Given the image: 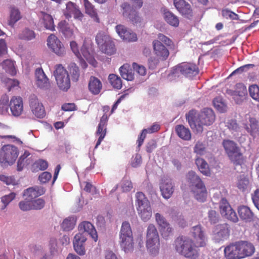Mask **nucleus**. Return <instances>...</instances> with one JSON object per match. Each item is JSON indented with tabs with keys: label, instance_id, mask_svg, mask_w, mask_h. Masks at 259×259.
<instances>
[{
	"label": "nucleus",
	"instance_id": "obj_13",
	"mask_svg": "<svg viewBox=\"0 0 259 259\" xmlns=\"http://www.w3.org/2000/svg\"><path fill=\"white\" fill-rule=\"evenodd\" d=\"M220 211L222 215L226 219L233 223L238 221L236 212L233 209L227 200L223 198L220 203Z\"/></svg>",
	"mask_w": 259,
	"mask_h": 259
},
{
	"label": "nucleus",
	"instance_id": "obj_29",
	"mask_svg": "<svg viewBox=\"0 0 259 259\" xmlns=\"http://www.w3.org/2000/svg\"><path fill=\"white\" fill-rule=\"evenodd\" d=\"M237 210L238 214L242 221L245 222H250L253 220L254 214L249 207L241 205L238 207Z\"/></svg>",
	"mask_w": 259,
	"mask_h": 259
},
{
	"label": "nucleus",
	"instance_id": "obj_55",
	"mask_svg": "<svg viewBox=\"0 0 259 259\" xmlns=\"http://www.w3.org/2000/svg\"><path fill=\"white\" fill-rule=\"evenodd\" d=\"M8 54V47L5 39H0V60L6 58Z\"/></svg>",
	"mask_w": 259,
	"mask_h": 259
},
{
	"label": "nucleus",
	"instance_id": "obj_22",
	"mask_svg": "<svg viewBox=\"0 0 259 259\" xmlns=\"http://www.w3.org/2000/svg\"><path fill=\"white\" fill-rule=\"evenodd\" d=\"M174 185L170 179H165L162 180L160 185V189L161 195L165 199L169 198L174 191Z\"/></svg>",
	"mask_w": 259,
	"mask_h": 259
},
{
	"label": "nucleus",
	"instance_id": "obj_30",
	"mask_svg": "<svg viewBox=\"0 0 259 259\" xmlns=\"http://www.w3.org/2000/svg\"><path fill=\"white\" fill-rule=\"evenodd\" d=\"M102 88V84L99 79L91 76L89 82V89L94 95L100 93Z\"/></svg>",
	"mask_w": 259,
	"mask_h": 259
},
{
	"label": "nucleus",
	"instance_id": "obj_14",
	"mask_svg": "<svg viewBox=\"0 0 259 259\" xmlns=\"http://www.w3.org/2000/svg\"><path fill=\"white\" fill-rule=\"evenodd\" d=\"M47 45L52 52L59 56L65 54V47L59 38L54 34H51L47 39Z\"/></svg>",
	"mask_w": 259,
	"mask_h": 259
},
{
	"label": "nucleus",
	"instance_id": "obj_2",
	"mask_svg": "<svg viewBox=\"0 0 259 259\" xmlns=\"http://www.w3.org/2000/svg\"><path fill=\"white\" fill-rule=\"evenodd\" d=\"M190 113L189 112V115L186 116L187 120L191 128L197 133H202L203 125H210L215 120L214 112L210 108H204L196 117H193Z\"/></svg>",
	"mask_w": 259,
	"mask_h": 259
},
{
	"label": "nucleus",
	"instance_id": "obj_59",
	"mask_svg": "<svg viewBox=\"0 0 259 259\" xmlns=\"http://www.w3.org/2000/svg\"><path fill=\"white\" fill-rule=\"evenodd\" d=\"M31 203V200L29 199L26 201H21L19 203V207L22 211H29L32 209Z\"/></svg>",
	"mask_w": 259,
	"mask_h": 259
},
{
	"label": "nucleus",
	"instance_id": "obj_37",
	"mask_svg": "<svg viewBox=\"0 0 259 259\" xmlns=\"http://www.w3.org/2000/svg\"><path fill=\"white\" fill-rule=\"evenodd\" d=\"M137 210L141 219L145 222L148 221L152 216V211L151 205L139 208Z\"/></svg>",
	"mask_w": 259,
	"mask_h": 259
},
{
	"label": "nucleus",
	"instance_id": "obj_56",
	"mask_svg": "<svg viewBox=\"0 0 259 259\" xmlns=\"http://www.w3.org/2000/svg\"><path fill=\"white\" fill-rule=\"evenodd\" d=\"M32 209L39 210L42 208L45 204V201L41 198L31 200Z\"/></svg>",
	"mask_w": 259,
	"mask_h": 259
},
{
	"label": "nucleus",
	"instance_id": "obj_45",
	"mask_svg": "<svg viewBox=\"0 0 259 259\" xmlns=\"http://www.w3.org/2000/svg\"><path fill=\"white\" fill-rule=\"evenodd\" d=\"M30 155V153L28 151H25L23 154L20 157L17 162V170L18 171H21L23 167L29 163L27 157Z\"/></svg>",
	"mask_w": 259,
	"mask_h": 259
},
{
	"label": "nucleus",
	"instance_id": "obj_47",
	"mask_svg": "<svg viewBox=\"0 0 259 259\" xmlns=\"http://www.w3.org/2000/svg\"><path fill=\"white\" fill-rule=\"evenodd\" d=\"M250 96L255 101L259 102V86L257 84H251L248 89Z\"/></svg>",
	"mask_w": 259,
	"mask_h": 259
},
{
	"label": "nucleus",
	"instance_id": "obj_63",
	"mask_svg": "<svg viewBox=\"0 0 259 259\" xmlns=\"http://www.w3.org/2000/svg\"><path fill=\"white\" fill-rule=\"evenodd\" d=\"M133 67L134 70L136 71L139 75L143 76L146 74V70L144 66L139 65L136 63H133Z\"/></svg>",
	"mask_w": 259,
	"mask_h": 259
},
{
	"label": "nucleus",
	"instance_id": "obj_62",
	"mask_svg": "<svg viewBox=\"0 0 259 259\" xmlns=\"http://www.w3.org/2000/svg\"><path fill=\"white\" fill-rule=\"evenodd\" d=\"M0 181L6 183L7 185H14L16 180L14 176H7L5 175H0Z\"/></svg>",
	"mask_w": 259,
	"mask_h": 259
},
{
	"label": "nucleus",
	"instance_id": "obj_46",
	"mask_svg": "<svg viewBox=\"0 0 259 259\" xmlns=\"http://www.w3.org/2000/svg\"><path fill=\"white\" fill-rule=\"evenodd\" d=\"M18 37L21 39L30 40L35 37V34L33 30L26 28L19 33Z\"/></svg>",
	"mask_w": 259,
	"mask_h": 259
},
{
	"label": "nucleus",
	"instance_id": "obj_25",
	"mask_svg": "<svg viewBox=\"0 0 259 259\" xmlns=\"http://www.w3.org/2000/svg\"><path fill=\"white\" fill-rule=\"evenodd\" d=\"M224 253L227 259H241L237 242L226 247Z\"/></svg>",
	"mask_w": 259,
	"mask_h": 259
},
{
	"label": "nucleus",
	"instance_id": "obj_27",
	"mask_svg": "<svg viewBox=\"0 0 259 259\" xmlns=\"http://www.w3.org/2000/svg\"><path fill=\"white\" fill-rule=\"evenodd\" d=\"M45 189L42 187L35 186L27 189L24 192L23 195L26 197L27 199H31L37 197L45 194Z\"/></svg>",
	"mask_w": 259,
	"mask_h": 259
},
{
	"label": "nucleus",
	"instance_id": "obj_8",
	"mask_svg": "<svg viewBox=\"0 0 259 259\" xmlns=\"http://www.w3.org/2000/svg\"><path fill=\"white\" fill-rule=\"evenodd\" d=\"M199 73V68L197 66L191 63H182L173 68L169 77L171 78L179 77L180 74L186 77L192 78Z\"/></svg>",
	"mask_w": 259,
	"mask_h": 259
},
{
	"label": "nucleus",
	"instance_id": "obj_21",
	"mask_svg": "<svg viewBox=\"0 0 259 259\" xmlns=\"http://www.w3.org/2000/svg\"><path fill=\"white\" fill-rule=\"evenodd\" d=\"M244 128L253 138L259 137V121L254 117H249L248 122L244 124Z\"/></svg>",
	"mask_w": 259,
	"mask_h": 259
},
{
	"label": "nucleus",
	"instance_id": "obj_32",
	"mask_svg": "<svg viewBox=\"0 0 259 259\" xmlns=\"http://www.w3.org/2000/svg\"><path fill=\"white\" fill-rule=\"evenodd\" d=\"M175 131L177 135L185 141H189L191 139V133L188 128L183 125H177L175 127Z\"/></svg>",
	"mask_w": 259,
	"mask_h": 259
},
{
	"label": "nucleus",
	"instance_id": "obj_57",
	"mask_svg": "<svg viewBox=\"0 0 259 259\" xmlns=\"http://www.w3.org/2000/svg\"><path fill=\"white\" fill-rule=\"evenodd\" d=\"M222 14L224 18L227 19L237 20L238 15L228 9H224L222 11Z\"/></svg>",
	"mask_w": 259,
	"mask_h": 259
},
{
	"label": "nucleus",
	"instance_id": "obj_61",
	"mask_svg": "<svg viewBox=\"0 0 259 259\" xmlns=\"http://www.w3.org/2000/svg\"><path fill=\"white\" fill-rule=\"evenodd\" d=\"M76 220L75 217H69L63 221L62 227H74L76 225Z\"/></svg>",
	"mask_w": 259,
	"mask_h": 259
},
{
	"label": "nucleus",
	"instance_id": "obj_10",
	"mask_svg": "<svg viewBox=\"0 0 259 259\" xmlns=\"http://www.w3.org/2000/svg\"><path fill=\"white\" fill-rule=\"evenodd\" d=\"M133 6L127 3L122 4V15L124 17L128 18L133 24H138L141 22V18L139 16L138 12L134 9H140L143 6L142 0H133Z\"/></svg>",
	"mask_w": 259,
	"mask_h": 259
},
{
	"label": "nucleus",
	"instance_id": "obj_40",
	"mask_svg": "<svg viewBox=\"0 0 259 259\" xmlns=\"http://www.w3.org/2000/svg\"><path fill=\"white\" fill-rule=\"evenodd\" d=\"M164 18L166 22L169 25L178 27L179 24L178 18L169 11L165 12L164 14Z\"/></svg>",
	"mask_w": 259,
	"mask_h": 259
},
{
	"label": "nucleus",
	"instance_id": "obj_58",
	"mask_svg": "<svg viewBox=\"0 0 259 259\" xmlns=\"http://www.w3.org/2000/svg\"><path fill=\"white\" fill-rule=\"evenodd\" d=\"M155 219L159 227H167L169 225L165 218L159 213L155 214Z\"/></svg>",
	"mask_w": 259,
	"mask_h": 259
},
{
	"label": "nucleus",
	"instance_id": "obj_19",
	"mask_svg": "<svg viewBox=\"0 0 259 259\" xmlns=\"http://www.w3.org/2000/svg\"><path fill=\"white\" fill-rule=\"evenodd\" d=\"M116 31L119 36L128 42L137 40V34L131 30L127 29L124 25H118L116 26Z\"/></svg>",
	"mask_w": 259,
	"mask_h": 259
},
{
	"label": "nucleus",
	"instance_id": "obj_9",
	"mask_svg": "<svg viewBox=\"0 0 259 259\" xmlns=\"http://www.w3.org/2000/svg\"><path fill=\"white\" fill-rule=\"evenodd\" d=\"M96 42L102 53L110 56L115 53L116 50L114 42L111 37L104 32L98 33Z\"/></svg>",
	"mask_w": 259,
	"mask_h": 259
},
{
	"label": "nucleus",
	"instance_id": "obj_11",
	"mask_svg": "<svg viewBox=\"0 0 259 259\" xmlns=\"http://www.w3.org/2000/svg\"><path fill=\"white\" fill-rule=\"evenodd\" d=\"M54 76L59 88L66 92L70 88V79L68 71L61 65L58 64L55 67Z\"/></svg>",
	"mask_w": 259,
	"mask_h": 259
},
{
	"label": "nucleus",
	"instance_id": "obj_51",
	"mask_svg": "<svg viewBox=\"0 0 259 259\" xmlns=\"http://www.w3.org/2000/svg\"><path fill=\"white\" fill-rule=\"evenodd\" d=\"M70 72L72 77V79L74 81H77L80 75L79 68L73 63L71 64L70 68Z\"/></svg>",
	"mask_w": 259,
	"mask_h": 259
},
{
	"label": "nucleus",
	"instance_id": "obj_17",
	"mask_svg": "<svg viewBox=\"0 0 259 259\" xmlns=\"http://www.w3.org/2000/svg\"><path fill=\"white\" fill-rule=\"evenodd\" d=\"M66 6V9L64 12L66 18L69 19L73 16L75 19L81 20L82 19L83 15L75 4L69 2Z\"/></svg>",
	"mask_w": 259,
	"mask_h": 259
},
{
	"label": "nucleus",
	"instance_id": "obj_60",
	"mask_svg": "<svg viewBox=\"0 0 259 259\" xmlns=\"http://www.w3.org/2000/svg\"><path fill=\"white\" fill-rule=\"evenodd\" d=\"M16 197V194L14 192H12L8 195H6L4 196L1 198L2 202L4 204V207L3 208H5L9 203L11 202Z\"/></svg>",
	"mask_w": 259,
	"mask_h": 259
},
{
	"label": "nucleus",
	"instance_id": "obj_12",
	"mask_svg": "<svg viewBox=\"0 0 259 259\" xmlns=\"http://www.w3.org/2000/svg\"><path fill=\"white\" fill-rule=\"evenodd\" d=\"M120 245L125 252L133 251L134 243L131 228H121L120 232Z\"/></svg>",
	"mask_w": 259,
	"mask_h": 259
},
{
	"label": "nucleus",
	"instance_id": "obj_50",
	"mask_svg": "<svg viewBox=\"0 0 259 259\" xmlns=\"http://www.w3.org/2000/svg\"><path fill=\"white\" fill-rule=\"evenodd\" d=\"M179 11L183 15L185 16L186 17L189 19L192 17L193 13L191 7L190 5L187 3L185 5V6H183L182 8H181Z\"/></svg>",
	"mask_w": 259,
	"mask_h": 259
},
{
	"label": "nucleus",
	"instance_id": "obj_44",
	"mask_svg": "<svg viewBox=\"0 0 259 259\" xmlns=\"http://www.w3.org/2000/svg\"><path fill=\"white\" fill-rule=\"evenodd\" d=\"M213 104L215 109L219 112L224 113L227 111V105L221 97H218L214 98Z\"/></svg>",
	"mask_w": 259,
	"mask_h": 259
},
{
	"label": "nucleus",
	"instance_id": "obj_7",
	"mask_svg": "<svg viewBox=\"0 0 259 259\" xmlns=\"http://www.w3.org/2000/svg\"><path fill=\"white\" fill-rule=\"evenodd\" d=\"M19 153V149L16 146L11 144L4 145L0 149L1 165H12L16 161Z\"/></svg>",
	"mask_w": 259,
	"mask_h": 259
},
{
	"label": "nucleus",
	"instance_id": "obj_28",
	"mask_svg": "<svg viewBox=\"0 0 259 259\" xmlns=\"http://www.w3.org/2000/svg\"><path fill=\"white\" fill-rule=\"evenodd\" d=\"M58 28L66 38L70 39L74 37L73 28L65 20L59 23Z\"/></svg>",
	"mask_w": 259,
	"mask_h": 259
},
{
	"label": "nucleus",
	"instance_id": "obj_18",
	"mask_svg": "<svg viewBox=\"0 0 259 259\" xmlns=\"http://www.w3.org/2000/svg\"><path fill=\"white\" fill-rule=\"evenodd\" d=\"M240 254L242 258L251 256L255 252V247L250 242L247 241H237Z\"/></svg>",
	"mask_w": 259,
	"mask_h": 259
},
{
	"label": "nucleus",
	"instance_id": "obj_3",
	"mask_svg": "<svg viewBox=\"0 0 259 259\" xmlns=\"http://www.w3.org/2000/svg\"><path fill=\"white\" fill-rule=\"evenodd\" d=\"M157 38L158 39L152 42L153 53L158 60L164 61L169 56V51L166 46H174V43L171 39L162 33H159Z\"/></svg>",
	"mask_w": 259,
	"mask_h": 259
},
{
	"label": "nucleus",
	"instance_id": "obj_53",
	"mask_svg": "<svg viewBox=\"0 0 259 259\" xmlns=\"http://www.w3.org/2000/svg\"><path fill=\"white\" fill-rule=\"evenodd\" d=\"M208 217L211 225H215L219 223L220 219L219 214L213 210L209 211Z\"/></svg>",
	"mask_w": 259,
	"mask_h": 259
},
{
	"label": "nucleus",
	"instance_id": "obj_15",
	"mask_svg": "<svg viewBox=\"0 0 259 259\" xmlns=\"http://www.w3.org/2000/svg\"><path fill=\"white\" fill-rule=\"evenodd\" d=\"M226 93L232 96L237 104H240L243 98L247 95V89L243 83H239L236 84L235 90L228 89Z\"/></svg>",
	"mask_w": 259,
	"mask_h": 259
},
{
	"label": "nucleus",
	"instance_id": "obj_52",
	"mask_svg": "<svg viewBox=\"0 0 259 259\" xmlns=\"http://www.w3.org/2000/svg\"><path fill=\"white\" fill-rule=\"evenodd\" d=\"M147 239H149V242H150L151 239H155V241H157V239H159L156 228H148Z\"/></svg>",
	"mask_w": 259,
	"mask_h": 259
},
{
	"label": "nucleus",
	"instance_id": "obj_16",
	"mask_svg": "<svg viewBox=\"0 0 259 259\" xmlns=\"http://www.w3.org/2000/svg\"><path fill=\"white\" fill-rule=\"evenodd\" d=\"M29 105L32 112L36 117L42 118L45 116V108L35 95L30 97Z\"/></svg>",
	"mask_w": 259,
	"mask_h": 259
},
{
	"label": "nucleus",
	"instance_id": "obj_38",
	"mask_svg": "<svg viewBox=\"0 0 259 259\" xmlns=\"http://www.w3.org/2000/svg\"><path fill=\"white\" fill-rule=\"evenodd\" d=\"M1 65L3 68L11 75H15L16 74L14 62L12 60L10 59H5L1 63Z\"/></svg>",
	"mask_w": 259,
	"mask_h": 259
},
{
	"label": "nucleus",
	"instance_id": "obj_48",
	"mask_svg": "<svg viewBox=\"0 0 259 259\" xmlns=\"http://www.w3.org/2000/svg\"><path fill=\"white\" fill-rule=\"evenodd\" d=\"M48 167V163L46 160L39 159L35 161L33 165L34 171L44 170Z\"/></svg>",
	"mask_w": 259,
	"mask_h": 259
},
{
	"label": "nucleus",
	"instance_id": "obj_34",
	"mask_svg": "<svg viewBox=\"0 0 259 259\" xmlns=\"http://www.w3.org/2000/svg\"><path fill=\"white\" fill-rule=\"evenodd\" d=\"M136 205L137 209L151 205L149 200L142 192L136 194Z\"/></svg>",
	"mask_w": 259,
	"mask_h": 259
},
{
	"label": "nucleus",
	"instance_id": "obj_35",
	"mask_svg": "<svg viewBox=\"0 0 259 259\" xmlns=\"http://www.w3.org/2000/svg\"><path fill=\"white\" fill-rule=\"evenodd\" d=\"M83 2L85 13L90 15V16L93 19L94 21L97 23H99L100 19L94 6L88 0H83Z\"/></svg>",
	"mask_w": 259,
	"mask_h": 259
},
{
	"label": "nucleus",
	"instance_id": "obj_6",
	"mask_svg": "<svg viewBox=\"0 0 259 259\" xmlns=\"http://www.w3.org/2000/svg\"><path fill=\"white\" fill-rule=\"evenodd\" d=\"M225 152L235 165H241L244 161L242 153L237 144L232 140L225 139L222 142Z\"/></svg>",
	"mask_w": 259,
	"mask_h": 259
},
{
	"label": "nucleus",
	"instance_id": "obj_54",
	"mask_svg": "<svg viewBox=\"0 0 259 259\" xmlns=\"http://www.w3.org/2000/svg\"><path fill=\"white\" fill-rule=\"evenodd\" d=\"M249 185V180L244 177L240 176L238 179L237 186L239 189L244 191Z\"/></svg>",
	"mask_w": 259,
	"mask_h": 259
},
{
	"label": "nucleus",
	"instance_id": "obj_33",
	"mask_svg": "<svg viewBox=\"0 0 259 259\" xmlns=\"http://www.w3.org/2000/svg\"><path fill=\"white\" fill-rule=\"evenodd\" d=\"M195 163L199 171L206 176L210 175V170L207 162L203 158L197 157L195 159Z\"/></svg>",
	"mask_w": 259,
	"mask_h": 259
},
{
	"label": "nucleus",
	"instance_id": "obj_36",
	"mask_svg": "<svg viewBox=\"0 0 259 259\" xmlns=\"http://www.w3.org/2000/svg\"><path fill=\"white\" fill-rule=\"evenodd\" d=\"M146 247L151 254H157L159 250L160 242L159 239H157V241H155V239H151L149 242V239L146 240Z\"/></svg>",
	"mask_w": 259,
	"mask_h": 259
},
{
	"label": "nucleus",
	"instance_id": "obj_23",
	"mask_svg": "<svg viewBox=\"0 0 259 259\" xmlns=\"http://www.w3.org/2000/svg\"><path fill=\"white\" fill-rule=\"evenodd\" d=\"M230 234L229 228H213L212 238L217 242L228 239Z\"/></svg>",
	"mask_w": 259,
	"mask_h": 259
},
{
	"label": "nucleus",
	"instance_id": "obj_41",
	"mask_svg": "<svg viewBox=\"0 0 259 259\" xmlns=\"http://www.w3.org/2000/svg\"><path fill=\"white\" fill-rule=\"evenodd\" d=\"M20 12L18 9L14 7H11L10 17L9 24L12 26L21 19Z\"/></svg>",
	"mask_w": 259,
	"mask_h": 259
},
{
	"label": "nucleus",
	"instance_id": "obj_39",
	"mask_svg": "<svg viewBox=\"0 0 259 259\" xmlns=\"http://www.w3.org/2000/svg\"><path fill=\"white\" fill-rule=\"evenodd\" d=\"M127 65H123L119 68V72L121 77L127 80H133L134 78V74L132 70L130 69Z\"/></svg>",
	"mask_w": 259,
	"mask_h": 259
},
{
	"label": "nucleus",
	"instance_id": "obj_64",
	"mask_svg": "<svg viewBox=\"0 0 259 259\" xmlns=\"http://www.w3.org/2000/svg\"><path fill=\"white\" fill-rule=\"evenodd\" d=\"M52 178V175L50 172L48 171L43 172L39 176V180L42 183H46L48 182Z\"/></svg>",
	"mask_w": 259,
	"mask_h": 259
},
{
	"label": "nucleus",
	"instance_id": "obj_43",
	"mask_svg": "<svg viewBox=\"0 0 259 259\" xmlns=\"http://www.w3.org/2000/svg\"><path fill=\"white\" fill-rule=\"evenodd\" d=\"M108 80L111 85L116 89H120L122 87V80L120 77L114 74H111L108 76Z\"/></svg>",
	"mask_w": 259,
	"mask_h": 259
},
{
	"label": "nucleus",
	"instance_id": "obj_5",
	"mask_svg": "<svg viewBox=\"0 0 259 259\" xmlns=\"http://www.w3.org/2000/svg\"><path fill=\"white\" fill-rule=\"evenodd\" d=\"M81 228L83 229V232L75 235L73 244L74 249L76 253L80 255H83L85 253L84 243L87 240L86 236L90 235L96 242L98 240V234L95 228Z\"/></svg>",
	"mask_w": 259,
	"mask_h": 259
},
{
	"label": "nucleus",
	"instance_id": "obj_49",
	"mask_svg": "<svg viewBox=\"0 0 259 259\" xmlns=\"http://www.w3.org/2000/svg\"><path fill=\"white\" fill-rule=\"evenodd\" d=\"M205 152L206 147L205 144L201 141H198L194 147V152L197 155L201 156L204 155Z\"/></svg>",
	"mask_w": 259,
	"mask_h": 259
},
{
	"label": "nucleus",
	"instance_id": "obj_24",
	"mask_svg": "<svg viewBox=\"0 0 259 259\" xmlns=\"http://www.w3.org/2000/svg\"><path fill=\"white\" fill-rule=\"evenodd\" d=\"M9 106L12 114L15 116H19L23 112V101L20 97H13L11 99Z\"/></svg>",
	"mask_w": 259,
	"mask_h": 259
},
{
	"label": "nucleus",
	"instance_id": "obj_1",
	"mask_svg": "<svg viewBox=\"0 0 259 259\" xmlns=\"http://www.w3.org/2000/svg\"><path fill=\"white\" fill-rule=\"evenodd\" d=\"M192 233L193 239L188 237H178L175 241V249L187 258L197 259L200 252L195 243V228H193Z\"/></svg>",
	"mask_w": 259,
	"mask_h": 259
},
{
	"label": "nucleus",
	"instance_id": "obj_4",
	"mask_svg": "<svg viewBox=\"0 0 259 259\" xmlns=\"http://www.w3.org/2000/svg\"><path fill=\"white\" fill-rule=\"evenodd\" d=\"M187 178L195 198L200 202L205 201L207 191L201 179L193 171H189L187 175Z\"/></svg>",
	"mask_w": 259,
	"mask_h": 259
},
{
	"label": "nucleus",
	"instance_id": "obj_20",
	"mask_svg": "<svg viewBox=\"0 0 259 259\" xmlns=\"http://www.w3.org/2000/svg\"><path fill=\"white\" fill-rule=\"evenodd\" d=\"M108 120V116L106 114H104L102 116L100 123L98 126L96 135L99 136V139L96 143L95 148L96 149L101 144L106 134V125Z\"/></svg>",
	"mask_w": 259,
	"mask_h": 259
},
{
	"label": "nucleus",
	"instance_id": "obj_26",
	"mask_svg": "<svg viewBox=\"0 0 259 259\" xmlns=\"http://www.w3.org/2000/svg\"><path fill=\"white\" fill-rule=\"evenodd\" d=\"M36 83L41 89H47L50 87L49 79L45 74L42 68H37L35 72Z\"/></svg>",
	"mask_w": 259,
	"mask_h": 259
},
{
	"label": "nucleus",
	"instance_id": "obj_42",
	"mask_svg": "<svg viewBox=\"0 0 259 259\" xmlns=\"http://www.w3.org/2000/svg\"><path fill=\"white\" fill-rule=\"evenodd\" d=\"M42 23L45 27L51 30H55V25L54 24V20L52 17L47 13L43 14Z\"/></svg>",
	"mask_w": 259,
	"mask_h": 259
},
{
	"label": "nucleus",
	"instance_id": "obj_31",
	"mask_svg": "<svg viewBox=\"0 0 259 259\" xmlns=\"http://www.w3.org/2000/svg\"><path fill=\"white\" fill-rule=\"evenodd\" d=\"M206 242L207 238L201 228H195V243L197 247H204Z\"/></svg>",
	"mask_w": 259,
	"mask_h": 259
}]
</instances>
